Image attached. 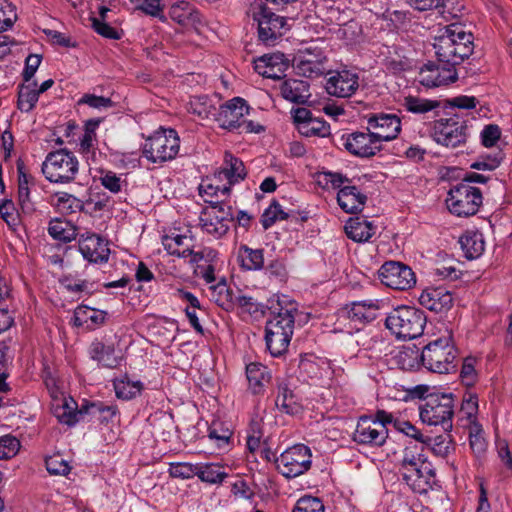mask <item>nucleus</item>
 I'll use <instances>...</instances> for the list:
<instances>
[{
	"label": "nucleus",
	"mask_w": 512,
	"mask_h": 512,
	"mask_svg": "<svg viewBox=\"0 0 512 512\" xmlns=\"http://www.w3.org/2000/svg\"><path fill=\"white\" fill-rule=\"evenodd\" d=\"M417 450V446L405 448L401 460V473L411 489L422 494L432 488L435 482V470L425 456Z\"/></svg>",
	"instance_id": "1"
},
{
	"label": "nucleus",
	"mask_w": 512,
	"mask_h": 512,
	"mask_svg": "<svg viewBox=\"0 0 512 512\" xmlns=\"http://www.w3.org/2000/svg\"><path fill=\"white\" fill-rule=\"evenodd\" d=\"M385 306V302L379 299H366L353 302L348 311V318L360 323H368L376 319L378 311Z\"/></svg>",
	"instance_id": "24"
},
{
	"label": "nucleus",
	"mask_w": 512,
	"mask_h": 512,
	"mask_svg": "<svg viewBox=\"0 0 512 512\" xmlns=\"http://www.w3.org/2000/svg\"><path fill=\"white\" fill-rule=\"evenodd\" d=\"M367 197L353 185H344L337 194L339 206L346 213H357L362 211L366 203Z\"/></svg>",
	"instance_id": "25"
},
{
	"label": "nucleus",
	"mask_w": 512,
	"mask_h": 512,
	"mask_svg": "<svg viewBox=\"0 0 512 512\" xmlns=\"http://www.w3.org/2000/svg\"><path fill=\"white\" fill-rule=\"evenodd\" d=\"M294 67L298 74L308 78L318 77L326 70L322 60H309L298 57L294 59Z\"/></svg>",
	"instance_id": "43"
},
{
	"label": "nucleus",
	"mask_w": 512,
	"mask_h": 512,
	"mask_svg": "<svg viewBox=\"0 0 512 512\" xmlns=\"http://www.w3.org/2000/svg\"><path fill=\"white\" fill-rule=\"evenodd\" d=\"M130 2L135 6L136 10L158 18L162 22L166 21V17L163 14L164 5L161 3V0H130Z\"/></svg>",
	"instance_id": "48"
},
{
	"label": "nucleus",
	"mask_w": 512,
	"mask_h": 512,
	"mask_svg": "<svg viewBox=\"0 0 512 512\" xmlns=\"http://www.w3.org/2000/svg\"><path fill=\"white\" fill-rule=\"evenodd\" d=\"M91 359L97 361L104 367L113 368L118 365V358L115 356V349L111 345H105L100 341H94L89 349Z\"/></svg>",
	"instance_id": "34"
},
{
	"label": "nucleus",
	"mask_w": 512,
	"mask_h": 512,
	"mask_svg": "<svg viewBox=\"0 0 512 512\" xmlns=\"http://www.w3.org/2000/svg\"><path fill=\"white\" fill-rule=\"evenodd\" d=\"M197 476L202 482L221 484L228 477V474L224 467L218 463H198Z\"/></svg>",
	"instance_id": "36"
},
{
	"label": "nucleus",
	"mask_w": 512,
	"mask_h": 512,
	"mask_svg": "<svg viewBox=\"0 0 512 512\" xmlns=\"http://www.w3.org/2000/svg\"><path fill=\"white\" fill-rule=\"evenodd\" d=\"M288 214L282 209L281 205L273 201L268 208H266L261 216V224L264 229L270 228L276 221L285 220Z\"/></svg>",
	"instance_id": "52"
},
{
	"label": "nucleus",
	"mask_w": 512,
	"mask_h": 512,
	"mask_svg": "<svg viewBox=\"0 0 512 512\" xmlns=\"http://www.w3.org/2000/svg\"><path fill=\"white\" fill-rule=\"evenodd\" d=\"M232 432L228 428L222 427L219 422H213L209 428L208 437L213 440L218 448L228 445Z\"/></svg>",
	"instance_id": "58"
},
{
	"label": "nucleus",
	"mask_w": 512,
	"mask_h": 512,
	"mask_svg": "<svg viewBox=\"0 0 512 512\" xmlns=\"http://www.w3.org/2000/svg\"><path fill=\"white\" fill-rule=\"evenodd\" d=\"M16 19L15 6L9 0H0V32L9 29Z\"/></svg>",
	"instance_id": "55"
},
{
	"label": "nucleus",
	"mask_w": 512,
	"mask_h": 512,
	"mask_svg": "<svg viewBox=\"0 0 512 512\" xmlns=\"http://www.w3.org/2000/svg\"><path fill=\"white\" fill-rule=\"evenodd\" d=\"M312 453L308 446L296 444L287 448L276 459L278 471L286 478H295L311 467Z\"/></svg>",
	"instance_id": "11"
},
{
	"label": "nucleus",
	"mask_w": 512,
	"mask_h": 512,
	"mask_svg": "<svg viewBox=\"0 0 512 512\" xmlns=\"http://www.w3.org/2000/svg\"><path fill=\"white\" fill-rule=\"evenodd\" d=\"M48 233L55 240L67 243L76 238L77 229L70 222L55 219L49 223Z\"/></svg>",
	"instance_id": "39"
},
{
	"label": "nucleus",
	"mask_w": 512,
	"mask_h": 512,
	"mask_svg": "<svg viewBox=\"0 0 512 512\" xmlns=\"http://www.w3.org/2000/svg\"><path fill=\"white\" fill-rule=\"evenodd\" d=\"M211 297L218 306L230 311L235 308L237 292L233 291L223 280L211 287Z\"/></svg>",
	"instance_id": "35"
},
{
	"label": "nucleus",
	"mask_w": 512,
	"mask_h": 512,
	"mask_svg": "<svg viewBox=\"0 0 512 512\" xmlns=\"http://www.w3.org/2000/svg\"><path fill=\"white\" fill-rule=\"evenodd\" d=\"M298 131L305 137H325L330 134V126L323 120L312 118L299 125Z\"/></svg>",
	"instance_id": "44"
},
{
	"label": "nucleus",
	"mask_w": 512,
	"mask_h": 512,
	"mask_svg": "<svg viewBox=\"0 0 512 512\" xmlns=\"http://www.w3.org/2000/svg\"><path fill=\"white\" fill-rule=\"evenodd\" d=\"M388 437V430L368 417H361L353 433V440L358 444L382 446Z\"/></svg>",
	"instance_id": "18"
},
{
	"label": "nucleus",
	"mask_w": 512,
	"mask_h": 512,
	"mask_svg": "<svg viewBox=\"0 0 512 512\" xmlns=\"http://www.w3.org/2000/svg\"><path fill=\"white\" fill-rule=\"evenodd\" d=\"M45 465L48 473L51 475L64 476L67 475L71 469L68 462L60 454L46 457Z\"/></svg>",
	"instance_id": "57"
},
{
	"label": "nucleus",
	"mask_w": 512,
	"mask_h": 512,
	"mask_svg": "<svg viewBox=\"0 0 512 512\" xmlns=\"http://www.w3.org/2000/svg\"><path fill=\"white\" fill-rule=\"evenodd\" d=\"M403 106L411 113L424 114L438 108L440 103L435 100L408 96L404 99Z\"/></svg>",
	"instance_id": "45"
},
{
	"label": "nucleus",
	"mask_w": 512,
	"mask_h": 512,
	"mask_svg": "<svg viewBox=\"0 0 512 512\" xmlns=\"http://www.w3.org/2000/svg\"><path fill=\"white\" fill-rule=\"evenodd\" d=\"M438 62L445 65H459L460 58L456 53L457 48L453 47L449 35H439L433 44Z\"/></svg>",
	"instance_id": "31"
},
{
	"label": "nucleus",
	"mask_w": 512,
	"mask_h": 512,
	"mask_svg": "<svg viewBox=\"0 0 512 512\" xmlns=\"http://www.w3.org/2000/svg\"><path fill=\"white\" fill-rule=\"evenodd\" d=\"M288 67L283 53L265 54L254 61L255 71L270 79H280Z\"/></svg>",
	"instance_id": "21"
},
{
	"label": "nucleus",
	"mask_w": 512,
	"mask_h": 512,
	"mask_svg": "<svg viewBox=\"0 0 512 512\" xmlns=\"http://www.w3.org/2000/svg\"><path fill=\"white\" fill-rule=\"evenodd\" d=\"M445 202L451 214L469 217L475 215L482 205V191L467 183H457L449 189Z\"/></svg>",
	"instance_id": "9"
},
{
	"label": "nucleus",
	"mask_w": 512,
	"mask_h": 512,
	"mask_svg": "<svg viewBox=\"0 0 512 512\" xmlns=\"http://www.w3.org/2000/svg\"><path fill=\"white\" fill-rule=\"evenodd\" d=\"M249 110L246 100L241 97H234L220 106L215 120L223 129L236 130L242 119L249 114Z\"/></svg>",
	"instance_id": "17"
},
{
	"label": "nucleus",
	"mask_w": 512,
	"mask_h": 512,
	"mask_svg": "<svg viewBox=\"0 0 512 512\" xmlns=\"http://www.w3.org/2000/svg\"><path fill=\"white\" fill-rule=\"evenodd\" d=\"M456 65L428 63L422 68L421 83L427 87L448 85L457 80Z\"/></svg>",
	"instance_id": "20"
},
{
	"label": "nucleus",
	"mask_w": 512,
	"mask_h": 512,
	"mask_svg": "<svg viewBox=\"0 0 512 512\" xmlns=\"http://www.w3.org/2000/svg\"><path fill=\"white\" fill-rule=\"evenodd\" d=\"M420 354L415 347L405 348L397 355V362L401 365L402 369L412 370L419 366Z\"/></svg>",
	"instance_id": "56"
},
{
	"label": "nucleus",
	"mask_w": 512,
	"mask_h": 512,
	"mask_svg": "<svg viewBox=\"0 0 512 512\" xmlns=\"http://www.w3.org/2000/svg\"><path fill=\"white\" fill-rule=\"evenodd\" d=\"M249 14L257 22L259 40L266 45H274L288 30L286 18L272 12L263 0H254Z\"/></svg>",
	"instance_id": "8"
},
{
	"label": "nucleus",
	"mask_w": 512,
	"mask_h": 512,
	"mask_svg": "<svg viewBox=\"0 0 512 512\" xmlns=\"http://www.w3.org/2000/svg\"><path fill=\"white\" fill-rule=\"evenodd\" d=\"M189 111L202 119L208 118L215 111L211 99L207 95H199L191 98Z\"/></svg>",
	"instance_id": "47"
},
{
	"label": "nucleus",
	"mask_w": 512,
	"mask_h": 512,
	"mask_svg": "<svg viewBox=\"0 0 512 512\" xmlns=\"http://www.w3.org/2000/svg\"><path fill=\"white\" fill-rule=\"evenodd\" d=\"M292 512H325V507L319 498L305 496L297 501Z\"/></svg>",
	"instance_id": "62"
},
{
	"label": "nucleus",
	"mask_w": 512,
	"mask_h": 512,
	"mask_svg": "<svg viewBox=\"0 0 512 512\" xmlns=\"http://www.w3.org/2000/svg\"><path fill=\"white\" fill-rule=\"evenodd\" d=\"M297 308L294 304L280 308V311L266 323L265 341L273 357L283 355L289 347L295 323Z\"/></svg>",
	"instance_id": "2"
},
{
	"label": "nucleus",
	"mask_w": 512,
	"mask_h": 512,
	"mask_svg": "<svg viewBox=\"0 0 512 512\" xmlns=\"http://www.w3.org/2000/svg\"><path fill=\"white\" fill-rule=\"evenodd\" d=\"M424 445L428 446L435 455L446 457L452 448L451 436L448 434L435 437L427 436Z\"/></svg>",
	"instance_id": "49"
},
{
	"label": "nucleus",
	"mask_w": 512,
	"mask_h": 512,
	"mask_svg": "<svg viewBox=\"0 0 512 512\" xmlns=\"http://www.w3.org/2000/svg\"><path fill=\"white\" fill-rule=\"evenodd\" d=\"M20 448V442L13 436L6 435L0 438V459L14 457Z\"/></svg>",
	"instance_id": "64"
},
{
	"label": "nucleus",
	"mask_w": 512,
	"mask_h": 512,
	"mask_svg": "<svg viewBox=\"0 0 512 512\" xmlns=\"http://www.w3.org/2000/svg\"><path fill=\"white\" fill-rule=\"evenodd\" d=\"M85 414L99 416L101 421L108 422L118 414L116 405H107L103 402H93L85 405Z\"/></svg>",
	"instance_id": "50"
},
{
	"label": "nucleus",
	"mask_w": 512,
	"mask_h": 512,
	"mask_svg": "<svg viewBox=\"0 0 512 512\" xmlns=\"http://www.w3.org/2000/svg\"><path fill=\"white\" fill-rule=\"evenodd\" d=\"M55 205L63 213H75L82 211L84 203L72 194L66 192H58L55 194Z\"/></svg>",
	"instance_id": "46"
},
{
	"label": "nucleus",
	"mask_w": 512,
	"mask_h": 512,
	"mask_svg": "<svg viewBox=\"0 0 512 512\" xmlns=\"http://www.w3.org/2000/svg\"><path fill=\"white\" fill-rule=\"evenodd\" d=\"M0 217L12 229H15L20 221L18 212L11 200H5L0 204Z\"/></svg>",
	"instance_id": "63"
},
{
	"label": "nucleus",
	"mask_w": 512,
	"mask_h": 512,
	"mask_svg": "<svg viewBox=\"0 0 512 512\" xmlns=\"http://www.w3.org/2000/svg\"><path fill=\"white\" fill-rule=\"evenodd\" d=\"M209 205L203 209L199 225L203 233L214 239H220L227 234L234 222L232 206L225 199L205 200Z\"/></svg>",
	"instance_id": "4"
},
{
	"label": "nucleus",
	"mask_w": 512,
	"mask_h": 512,
	"mask_svg": "<svg viewBox=\"0 0 512 512\" xmlns=\"http://www.w3.org/2000/svg\"><path fill=\"white\" fill-rule=\"evenodd\" d=\"M478 412V397L476 394L467 393L465 394L462 405L461 413L467 417L469 426H471L476 420V414Z\"/></svg>",
	"instance_id": "61"
},
{
	"label": "nucleus",
	"mask_w": 512,
	"mask_h": 512,
	"mask_svg": "<svg viewBox=\"0 0 512 512\" xmlns=\"http://www.w3.org/2000/svg\"><path fill=\"white\" fill-rule=\"evenodd\" d=\"M235 301V307H238L241 313L249 314L254 318H260L265 314L266 306L264 304L256 301L253 297L241 294L240 291H237Z\"/></svg>",
	"instance_id": "42"
},
{
	"label": "nucleus",
	"mask_w": 512,
	"mask_h": 512,
	"mask_svg": "<svg viewBox=\"0 0 512 512\" xmlns=\"http://www.w3.org/2000/svg\"><path fill=\"white\" fill-rule=\"evenodd\" d=\"M337 145L360 158H370L382 150L383 144L371 131H354L342 134Z\"/></svg>",
	"instance_id": "12"
},
{
	"label": "nucleus",
	"mask_w": 512,
	"mask_h": 512,
	"mask_svg": "<svg viewBox=\"0 0 512 512\" xmlns=\"http://www.w3.org/2000/svg\"><path fill=\"white\" fill-rule=\"evenodd\" d=\"M419 415L423 423L430 426H442L444 431L452 429L454 398L452 394L432 393L424 398L419 406Z\"/></svg>",
	"instance_id": "6"
},
{
	"label": "nucleus",
	"mask_w": 512,
	"mask_h": 512,
	"mask_svg": "<svg viewBox=\"0 0 512 512\" xmlns=\"http://www.w3.org/2000/svg\"><path fill=\"white\" fill-rule=\"evenodd\" d=\"M219 177H224L228 185L239 183L246 177V171L243 162L230 153L225 154L224 167L219 173Z\"/></svg>",
	"instance_id": "32"
},
{
	"label": "nucleus",
	"mask_w": 512,
	"mask_h": 512,
	"mask_svg": "<svg viewBox=\"0 0 512 512\" xmlns=\"http://www.w3.org/2000/svg\"><path fill=\"white\" fill-rule=\"evenodd\" d=\"M169 474L173 478L190 479L197 476V464L187 462L171 463Z\"/></svg>",
	"instance_id": "60"
},
{
	"label": "nucleus",
	"mask_w": 512,
	"mask_h": 512,
	"mask_svg": "<svg viewBox=\"0 0 512 512\" xmlns=\"http://www.w3.org/2000/svg\"><path fill=\"white\" fill-rule=\"evenodd\" d=\"M379 278L385 286L395 290H407L416 283L412 269L396 261L385 262L379 270Z\"/></svg>",
	"instance_id": "14"
},
{
	"label": "nucleus",
	"mask_w": 512,
	"mask_h": 512,
	"mask_svg": "<svg viewBox=\"0 0 512 512\" xmlns=\"http://www.w3.org/2000/svg\"><path fill=\"white\" fill-rule=\"evenodd\" d=\"M99 124V119H90L85 123L84 134L80 138V149L83 153H88L93 149L96 140V129Z\"/></svg>",
	"instance_id": "54"
},
{
	"label": "nucleus",
	"mask_w": 512,
	"mask_h": 512,
	"mask_svg": "<svg viewBox=\"0 0 512 512\" xmlns=\"http://www.w3.org/2000/svg\"><path fill=\"white\" fill-rule=\"evenodd\" d=\"M19 86L18 91V108L22 112H30L36 105L39 98V91H37V82H26Z\"/></svg>",
	"instance_id": "38"
},
{
	"label": "nucleus",
	"mask_w": 512,
	"mask_h": 512,
	"mask_svg": "<svg viewBox=\"0 0 512 512\" xmlns=\"http://www.w3.org/2000/svg\"><path fill=\"white\" fill-rule=\"evenodd\" d=\"M432 135L438 144L455 148L466 142L467 125L459 119H440L435 122Z\"/></svg>",
	"instance_id": "13"
},
{
	"label": "nucleus",
	"mask_w": 512,
	"mask_h": 512,
	"mask_svg": "<svg viewBox=\"0 0 512 512\" xmlns=\"http://www.w3.org/2000/svg\"><path fill=\"white\" fill-rule=\"evenodd\" d=\"M442 34L449 35L453 47L457 48L456 53L458 58H460V63L473 53V35L470 32H466L461 25H448L444 28Z\"/></svg>",
	"instance_id": "23"
},
{
	"label": "nucleus",
	"mask_w": 512,
	"mask_h": 512,
	"mask_svg": "<svg viewBox=\"0 0 512 512\" xmlns=\"http://www.w3.org/2000/svg\"><path fill=\"white\" fill-rule=\"evenodd\" d=\"M358 87V74L346 69L329 72L325 84L328 94L340 98L350 97Z\"/></svg>",
	"instance_id": "16"
},
{
	"label": "nucleus",
	"mask_w": 512,
	"mask_h": 512,
	"mask_svg": "<svg viewBox=\"0 0 512 512\" xmlns=\"http://www.w3.org/2000/svg\"><path fill=\"white\" fill-rule=\"evenodd\" d=\"M345 232L355 242H367L376 233V226L366 219L356 217L346 223Z\"/></svg>",
	"instance_id": "29"
},
{
	"label": "nucleus",
	"mask_w": 512,
	"mask_h": 512,
	"mask_svg": "<svg viewBox=\"0 0 512 512\" xmlns=\"http://www.w3.org/2000/svg\"><path fill=\"white\" fill-rule=\"evenodd\" d=\"M419 302L430 311L442 313L451 308L453 297L450 291L444 287H432L422 291Z\"/></svg>",
	"instance_id": "22"
},
{
	"label": "nucleus",
	"mask_w": 512,
	"mask_h": 512,
	"mask_svg": "<svg viewBox=\"0 0 512 512\" xmlns=\"http://www.w3.org/2000/svg\"><path fill=\"white\" fill-rule=\"evenodd\" d=\"M276 406L289 415H297L302 411V404L297 395L287 385L279 384Z\"/></svg>",
	"instance_id": "33"
},
{
	"label": "nucleus",
	"mask_w": 512,
	"mask_h": 512,
	"mask_svg": "<svg viewBox=\"0 0 512 512\" xmlns=\"http://www.w3.org/2000/svg\"><path fill=\"white\" fill-rule=\"evenodd\" d=\"M187 241V236L173 233L164 236L162 244L170 255L186 258L192 254V249H190L189 245L186 243Z\"/></svg>",
	"instance_id": "37"
},
{
	"label": "nucleus",
	"mask_w": 512,
	"mask_h": 512,
	"mask_svg": "<svg viewBox=\"0 0 512 512\" xmlns=\"http://www.w3.org/2000/svg\"><path fill=\"white\" fill-rule=\"evenodd\" d=\"M53 413L61 423L72 426L85 414V405L78 409L73 398H64L60 404L53 406Z\"/></svg>",
	"instance_id": "27"
},
{
	"label": "nucleus",
	"mask_w": 512,
	"mask_h": 512,
	"mask_svg": "<svg viewBox=\"0 0 512 512\" xmlns=\"http://www.w3.org/2000/svg\"><path fill=\"white\" fill-rule=\"evenodd\" d=\"M426 316L420 309L400 306L393 309L385 319V326L398 339L411 340L423 334Z\"/></svg>",
	"instance_id": "3"
},
{
	"label": "nucleus",
	"mask_w": 512,
	"mask_h": 512,
	"mask_svg": "<svg viewBox=\"0 0 512 512\" xmlns=\"http://www.w3.org/2000/svg\"><path fill=\"white\" fill-rule=\"evenodd\" d=\"M469 442L470 447L476 456H481L487 449V442L483 436V429L478 422H474L469 426Z\"/></svg>",
	"instance_id": "51"
},
{
	"label": "nucleus",
	"mask_w": 512,
	"mask_h": 512,
	"mask_svg": "<svg viewBox=\"0 0 512 512\" xmlns=\"http://www.w3.org/2000/svg\"><path fill=\"white\" fill-rule=\"evenodd\" d=\"M283 98L290 102L304 104L310 98L309 84L300 79H287L281 85Z\"/></svg>",
	"instance_id": "28"
},
{
	"label": "nucleus",
	"mask_w": 512,
	"mask_h": 512,
	"mask_svg": "<svg viewBox=\"0 0 512 512\" xmlns=\"http://www.w3.org/2000/svg\"><path fill=\"white\" fill-rule=\"evenodd\" d=\"M238 259L241 262V266L246 270L261 269L264 263L263 251L259 249L253 250L246 245L240 247Z\"/></svg>",
	"instance_id": "41"
},
{
	"label": "nucleus",
	"mask_w": 512,
	"mask_h": 512,
	"mask_svg": "<svg viewBox=\"0 0 512 512\" xmlns=\"http://www.w3.org/2000/svg\"><path fill=\"white\" fill-rule=\"evenodd\" d=\"M457 349L450 338H438L428 343L420 354L422 365L431 372L448 374L456 369Z\"/></svg>",
	"instance_id": "5"
},
{
	"label": "nucleus",
	"mask_w": 512,
	"mask_h": 512,
	"mask_svg": "<svg viewBox=\"0 0 512 512\" xmlns=\"http://www.w3.org/2000/svg\"><path fill=\"white\" fill-rule=\"evenodd\" d=\"M23 168V165L18 164V199L21 207L24 209L30 203L28 185L31 177L23 171Z\"/></svg>",
	"instance_id": "59"
},
{
	"label": "nucleus",
	"mask_w": 512,
	"mask_h": 512,
	"mask_svg": "<svg viewBox=\"0 0 512 512\" xmlns=\"http://www.w3.org/2000/svg\"><path fill=\"white\" fill-rule=\"evenodd\" d=\"M116 396L123 400H130L139 395L143 389L141 381H132L127 376L113 382Z\"/></svg>",
	"instance_id": "40"
},
{
	"label": "nucleus",
	"mask_w": 512,
	"mask_h": 512,
	"mask_svg": "<svg viewBox=\"0 0 512 512\" xmlns=\"http://www.w3.org/2000/svg\"><path fill=\"white\" fill-rule=\"evenodd\" d=\"M79 251L84 259L96 264L106 263L110 254L108 243L94 233L81 235L79 240Z\"/></svg>",
	"instance_id": "19"
},
{
	"label": "nucleus",
	"mask_w": 512,
	"mask_h": 512,
	"mask_svg": "<svg viewBox=\"0 0 512 512\" xmlns=\"http://www.w3.org/2000/svg\"><path fill=\"white\" fill-rule=\"evenodd\" d=\"M317 182L326 189H341L344 185H348L350 180L340 173L325 171L318 173Z\"/></svg>",
	"instance_id": "53"
},
{
	"label": "nucleus",
	"mask_w": 512,
	"mask_h": 512,
	"mask_svg": "<svg viewBox=\"0 0 512 512\" xmlns=\"http://www.w3.org/2000/svg\"><path fill=\"white\" fill-rule=\"evenodd\" d=\"M41 170L49 182L67 184L75 180L79 161L71 151L59 149L47 154Z\"/></svg>",
	"instance_id": "7"
},
{
	"label": "nucleus",
	"mask_w": 512,
	"mask_h": 512,
	"mask_svg": "<svg viewBox=\"0 0 512 512\" xmlns=\"http://www.w3.org/2000/svg\"><path fill=\"white\" fill-rule=\"evenodd\" d=\"M249 388L253 394H263L271 382V371L265 365L253 362L246 366Z\"/></svg>",
	"instance_id": "26"
},
{
	"label": "nucleus",
	"mask_w": 512,
	"mask_h": 512,
	"mask_svg": "<svg viewBox=\"0 0 512 512\" xmlns=\"http://www.w3.org/2000/svg\"><path fill=\"white\" fill-rule=\"evenodd\" d=\"M467 259H477L485 251V239L481 232L467 230L459 240Z\"/></svg>",
	"instance_id": "30"
},
{
	"label": "nucleus",
	"mask_w": 512,
	"mask_h": 512,
	"mask_svg": "<svg viewBox=\"0 0 512 512\" xmlns=\"http://www.w3.org/2000/svg\"><path fill=\"white\" fill-rule=\"evenodd\" d=\"M364 118L367 122V130L374 133L382 144L396 139L401 132V119L396 114L369 113Z\"/></svg>",
	"instance_id": "15"
},
{
	"label": "nucleus",
	"mask_w": 512,
	"mask_h": 512,
	"mask_svg": "<svg viewBox=\"0 0 512 512\" xmlns=\"http://www.w3.org/2000/svg\"><path fill=\"white\" fill-rule=\"evenodd\" d=\"M180 139L174 129H160L143 144V155L151 163H163L176 157Z\"/></svg>",
	"instance_id": "10"
}]
</instances>
